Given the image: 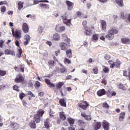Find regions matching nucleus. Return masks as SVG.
I'll list each match as a JSON object with an SVG mask.
<instances>
[{"instance_id": "nucleus-60", "label": "nucleus", "mask_w": 130, "mask_h": 130, "mask_svg": "<svg viewBox=\"0 0 130 130\" xmlns=\"http://www.w3.org/2000/svg\"><path fill=\"white\" fill-rule=\"evenodd\" d=\"M104 58L107 60H109V59L111 58L110 55L106 54L105 55Z\"/></svg>"}, {"instance_id": "nucleus-51", "label": "nucleus", "mask_w": 130, "mask_h": 130, "mask_svg": "<svg viewBox=\"0 0 130 130\" xmlns=\"http://www.w3.org/2000/svg\"><path fill=\"white\" fill-rule=\"evenodd\" d=\"M25 96H26V94H25V93L23 92L19 94V98L21 100H23V99H24V97H25Z\"/></svg>"}, {"instance_id": "nucleus-62", "label": "nucleus", "mask_w": 130, "mask_h": 130, "mask_svg": "<svg viewBox=\"0 0 130 130\" xmlns=\"http://www.w3.org/2000/svg\"><path fill=\"white\" fill-rule=\"evenodd\" d=\"M100 3H102V4H105V3H107L108 0H98Z\"/></svg>"}, {"instance_id": "nucleus-8", "label": "nucleus", "mask_w": 130, "mask_h": 130, "mask_svg": "<svg viewBox=\"0 0 130 130\" xmlns=\"http://www.w3.org/2000/svg\"><path fill=\"white\" fill-rule=\"evenodd\" d=\"M55 31L58 33H61L66 30V26H62L61 24H58L55 27Z\"/></svg>"}, {"instance_id": "nucleus-14", "label": "nucleus", "mask_w": 130, "mask_h": 130, "mask_svg": "<svg viewBox=\"0 0 130 130\" xmlns=\"http://www.w3.org/2000/svg\"><path fill=\"white\" fill-rule=\"evenodd\" d=\"M22 30L24 33H28L29 32V26L26 23H23L22 25Z\"/></svg>"}, {"instance_id": "nucleus-44", "label": "nucleus", "mask_w": 130, "mask_h": 130, "mask_svg": "<svg viewBox=\"0 0 130 130\" xmlns=\"http://www.w3.org/2000/svg\"><path fill=\"white\" fill-rule=\"evenodd\" d=\"M112 90H111V89H109L108 91H107V93H106V94H107V96L108 97H109V98H110V97H111V95H112Z\"/></svg>"}, {"instance_id": "nucleus-43", "label": "nucleus", "mask_w": 130, "mask_h": 130, "mask_svg": "<svg viewBox=\"0 0 130 130\" xmlns=\"http://www.w3.org/2000/svg\"><path fill=\"white\" fill-rule=\"evenodd\" d=\"M118 88H119V89H121L123 90H126V88H125V86H124V85H123V84L121 83L118 85Z\"/></svg>"}, {"instance_id": "nucleus-59", "label": "nucleus", "mask_w": 130, "mask_h": 130, "mask_svg": "<svg viewBox=\"0 0 130 130\" xmlns=\"http://www.w3.org/2000/svg\"><path fill=\"white\" fill-rule=\"evenodd\" d=\"M123 76H124V77H128V75H127V71L123 70Z\"/></svg>"}, {"instance_id": "nucleus-64", "label": "nucleus", "mask_w": 130, "mask_h": 130, "mask_svg": "<svg viewBox=\"0 0 130 130\" xmlns=\"http://www.w3.org/2000/svg\"><path fill=\"white\" fill-rule=\"evenodd\" d=\"M22 104L23 106H27V102H26V100H22Z\"/></svg>"}, {"instance_id": "nucleus-46", "label": "nucleus", "mask_w": 130, "mask_h": 130, "mask_svg": "<svg viewBox=\"0 0 130 130\" xmlns=\"http://www.w3.org/2000/svg\"><path fill=\"white\" fill-rule=\"evenodd\" d=\"M48 63L50 67H52V66H54V63H55V61L52 60H50L48 61Z\"/></svg>"}, {"instance_id": "nucleus-50", "label": "nucleus", "mask_w": 130, "mask_h": 130, "mask_svg": "<svg viewBox=\"0 0 130 130\" xmlns=\"http://www.w3.org/2000/svg\"><path fill=\"white\" fill-rule=\"evenodd\" d=\"M64 63H72V61H71V60H70L69 58H65L64 59Z\"/></svg>"}, {"instance_id": "nucleus-52", "label": "nucleus", "mask_w": 130, "mask_h": 130, "mask_svg": "<svg viewBox=\"0 0 130 130\" xmlns=\"http://www.w3.org/2000/svg\"><path fill=\"white\" fill-rule=\"evenodd\" d=\"M1 11L2 13H5L6 11V7L4 6H2L1 8Z\"/></svg>"}, {"instance_id": "nucleus-40", "label": "nucleus", "mask_w": 130, "mask_h": 130, "mask_svg": "<svg viewBox=\"0 0 130 130\" xmlns=\"http://www.w3.org/2000/svg\"><path fill=\"white\" fill-rule=\"evenodd\" d=\"M17 57L20 58L21 57V55H22V53H23V51H22V48H20L18 50Z\"/></svg>"}, {"instance_id": "nucleus-55", "label": "nucleus", "mask_w": 130, "mask_h": 130, "mask_svg": "<svg viewBox=\"0 0 130 130\" xmlns=\"http://www.w3.org/2000/svg\"><path fill=\"white\" fill-rule=\"evenodd\" d=\"M35 88H39L40 87V82L39 81H37L35 84Z\"/></svg>"}, {"instance_id": "nucleus-21", "label": "nucleus", "mask_w": 130, "mask_h": 130, "mask_svg": "<svg viewBox=\"0 0 130 130\" xmlns=\"http://www.w3.org/2000/svg\"><path fill=\"white\" fill-rule=\"evenodd\" d=\"M106 26H107L106 21H105L104 20H102L101 26H102V31H104L105 32L106 31Z\"/></svg>"}, {"instance_id": "nucleus-25", "label": "nucleus", "mask_w": 130, "mask_h": 130, "mask_svg": "<svg viewBox=\"0 0 130 130\" xmlns=\"http://www.w3.org/2000/svg\"><path fill=\"white\" fill-rule=\"evenodd\" d=\"M124 117H125V112H122L119 114V121H123L124 119Z\"/></svg>"}, {"instance_id": "nucleus-30", "label": "nucleus", "mask_w": 130, "mask_h": 130, "mask_svg": "<svg viewBox=\"0 0 130 130\" xmlns=\"http://www.w3.org/2000/svg\"><path fill=\"white\" fill-rule=\"evenodd\" d=\"M39 5L42 8V9H43L44 10H47L49 9V5H48V4H40Z\"/></svg>"}, {"instance_id": "nucleus-57", "label": "nucleus", "mask_w": 130, "mask_h": 130, "mask_svg": "<svg viewBox=\"0 0 130 130\" xmlns=\"http://www.w3.org/2000/svg\"><path fill=\"white\" fill-rule=\"evenodd\" d=\"M3 5H8V2L5 1H1L0 2V6H3Z\"/></svg>"}, {"instance_id": "nucleus-6", "label": "nucleus", "mask_w": 130, "mask_h": 130, "mask_svg": "<svg viewBox=\"0 0 130 130\" xmlns=\"http://www.w3.org/2000/svg\"><path fill=\"white\" fill-rule=\"evenodd\" d=\"M15 83L17 84H20L21 83H24L25 82V78L21 74H18L16 78L14 80Z\"/></svg>"}, {"instance_id": "nucleus-10", "label": "nucleus", "mask_w": 130, "mask_h": 130, "mask_svg": "<svg viewBox=\"0 0 130 130\" xmlns=\"http://www.w3.org/2000/svg\"><path fill=\"white\" fill-rule=\"evenodd\" d=\"M77 123L78 125L81 127L85 128L87 125H88V123H87V122H85V121L82 119L78 120Z\"/></svg>"}, {"instance_id": "nucleus-18", "label": "nucleus", "mask_w": 130, "mask_h": 130, "mask_svg": "<svg viewBox=\"0 0 130 130\" xmlns=\"http://www.w3.org/2000/svg\"><path fill=\"white\" fill-rule=\"evenodd\" d=\"M59 103L62 107H67V102L64 99H60L59 101Z\"/></svg>"}, {"instance_id": "nucleus-27", "label": "nucleus", "mask_w": 130, "mask_h": 130, "mask_svg": "<svg viewBox=\"0 0 130 130\" xmlns=\"http://www.w3.org/2000/svg\"><path fill=\"white\" fill-rule=\"evenodd\" d=\"M44 114V111L42 109H40L38 111L36 115H38V116H40V117H42Z\"/></svg>"}, {"instance_id": "nucleus-4", "label": "nucleus", "mask_w": 130, "mask_h": 130, "mask_svg": "<svg viewBox=\"0 0 130 130\" xmlns=\"http://www.w3.org/2000/svg\"><path fill=\"white\" fill-rule=\"evenodd\" d=\"M84 34L87 36H91L93 33V30H95L94 26H91L90 27H84Z\"/></svg>"}, {"instance_id": "nucleus-54", "label": "nucleus", "mask_w": 130, "mask_h": 130, "mask_svg": "<svg viewBox=\"0 0 130 130\" xmlns=\"http://www.w3.org/2000/svg\"><path fill=\"white\" fill-rule=\"evenodd\" d=\"M13 90H15V91H16L17 92H19L20 91V89H19V87L17 85H14L13 87Z\"/></svg>"}, {"instance_id": "nucleus-63", "label": "nucleus", "mask_w": 130, "mask_h": 130, "mask_svg": "<svg viewBox=\"0 0 130 130\" xmlns=\"http://www.w3.org/2000/svg\"><path fill=\"white\" fill-rule=\"evenodd\" d=\"M39 3H40V1L39 0H34L33 5H37Z\"/></svg>"}, {"instance_id": "nucleus-58", "label": "nucleus", "mask_w": 130, "mask_h": 130, "mask_svg": "<svg viewBox=\"0 0 130 130\" xmlns=\"http://www.w3.org/2000/svg\"><path fill=\"white\" fill-rule=\"evenodd\" d=\"M4 43H5V41L4 40H0V48H3L4 47Z\"/></svg>"}, {"instance_id": "nucleus-16", "label": "nucleus", "mask_w": 130, "mask_h": 130, "mask_svg": "<svg viewBox=\"0 0 130 130\" xmlns=\"http://www.w3.org/2000/svg\"><path fill=\"white\" fill-rule=\"evenodd\" d=\"M50 121V119L49 118H47L44 122V125L45 127L47 129H48L50 127V122H49Z\"/></svg>"}, {"instance_id": "nucleus-32", "label": "nucleus", "mask_w": 130, "mask_h": 130, "mask_svg": "<svg viewBox=\"0 0 130 130\" xmlns=\"http://www.w3.org/2000/svg\"><path fill=\"white\" fill-rule=\"evenodd\" d=\"M59 115L62 120H66V119H67V116L63 112H60L59 113Z\"/></svg>"}, {"instance_id": "nucleus-36", "label": "nucleus", "mask_w": 130, "mask_h": 130, "mask_svg": "<svg viewBox=\"0 0 130 130\" xmlns=\"http://www.w3.org/2000/svg\"><path fill=\"white\" fill-rule=\"evenodd\" d=\"M64 85V83L62 82H59L58 84L56 85V88L58 90H60V89H61V87Z\"/></svg>"}, {"instance_id": "nucleus-31", "label": "nucleus", "mask_w": 130, "mask_h": 130, "mask_svg": "<svg viewBox=\"0 0 130 130\" xmlns=\"http://www.w3.org/2000/svg\"><path fill=\"white\" fill-rule=\"evenodd\" d=\"M53 38L54 40H56V41H58L60 40V36L57 33H56L53 35Z\"/></svg>"}, {"instance_id": "nucleus-15", "label": "nucleus", "mask_w": 130, "mask_h": 130, "mask_svg": "<svg viewBox=\"0 0 130 130\" xmlns=\"http://www.w3.org/2000/svg\"><path fill=\"white\" fill-rule=\"evenodd\" d=\"M81 116L82 117H84L85 119H86V120L90 121V120H91V119H92V117H91V115H86L85 113H81Z\"/></svg>"}, {"instance_id": "nucleus-24", "label": "nucleus", "mask_w": 130, "mask_h": 130, "mask_svg": "<svg viewBox=\"0 0 130 130\" xmlns=\"http://www.w3.org/2000/svg\"><path fill=\"white\" fill-rule=\"evenodd\" d=\"M85 105H79V107L80 108H82L84 110H86L87 109V107L89 106V104L87 103V101L84 102Z\"/></svg>"}, {"instance_id": "nucleus-35", "label": "nucleus", "mask_w": 130, "mask_h": 130, "mask_svg": "<svg viewBox=\"0 0 130 130\" xmlns=\"http://www.w3.org/2000/svg\"><path fill=\"white\" fill-rule=\"evenodd\" d=\"M68 121L71 126H73V125L75 123V119H73L72 118H68Z\"/></svg>"}, {"instance_id": "nucleus-5", "label": "nucleus", "mask_w": 130, "mask_h": 130, "mask_svg": "<svg viewBox=\"0 0 130 130\" xmlns=\"http://www.w3.org/2000/svg\"><path fill=\"white\" fill-rule=\"evenodd\" d=\"M12 35L15 38H22V30L19 29H16L14 31V29L12 30Z\"/></svg>"}, {"instance_id": "nucleus-39", "label": "nucleus", "mask_w": 130, "mask_h": 130, "mask_svg": "<svg viewBox=\"0 0 130 130\" xmlns=\"http://www.w3.org/2000/svg\"><path fill=\"white\" fill-rule=\"evenodd\" d=\"M108 62H109V64H110V69H113L114 68V67H115V62H114L113 60H109Z\"/></svg>"}, {"instance_id": "nucleus-17", "label": "nucleus", "mask_w": 130, "mask_h": 130, "mask_svg": "<svg viewBox=\"0 0 130 130\" xmlns=\"http://www.w3.org/2000/svg\"><path fill=\"white\" fill-rule=\"evenodd\" d=\"M28 125L30 128L35 129L36 128V123L34 120H31L28 123Z\"/></svg>"}, {"instance_id": "nucleus-9", "label": "nucleus", "mask_w": 130, "mask_h": 130, "mask_svg": "<svg viewBox=\"0 0 130 130\" xmlns=\"http://www.w3.org/2000/svg\"><path fill=\"white\" fill-rule=\"evenodd\" d=\"M14 70L16 72H21L22 73H24V72H25V68L24 67V66L21 64L17 66H15L14 67Z\"/></svg>"}, {"instance_id": "nucleus-26", "label": "nucleus", "mask_w": 130, "mask_h": 130, "mask_svg": "<svg viewBox=\"0 0 130 130\" xmlns=\"http://www.w3.org/2000/svg\"><path fill=\"white\" fill-rule=\"evenodd\" d=\"M33 120H34L36 123H39L40 121H41V117L37 115H35Z\"/></svg>"}, {"instance_id": "nucleus-2", "label": "nucleus", "mask_w": 130, "mask_h": 130, "mask_svg": "<svg viewBox=\"0 0 130 130\" xmlns=\"http://www.w3.org/2000/svg\"><path fill=\"white\" fill-rule=\"evenodd\" d=\"M70 42H71V40L70 39H67V41H65V42H61L59 44V46L61 50H67L68 46H70Z\"/></svg>"}, {"instance_id": "nucleus-48", "label": "nucleus", "mask_w": 130, "mask_h": 130, "mask_svg": "<svg viewBox=\"0 0 130 130\" xmlns=\"http://www.w3.org/2000/svg\"><path fill=\"white\" fill-rule=\"evenodd\" d=\"M120 15V17L122 19H125L127 17V15L124 14L123 12H121Z\"/></svg>"}, {"instance_id": "nucleus-22", "label": "nucleus", "mask_w": 130, "mask_h": 130, "mask_svg": "<svg viewBox=\"0 0 130 130\" xmlns=\"http://www.w3.org/2000/svg\"><path fill=\"white\" fill-rule=\"evenodd\" d=\"M5 54L9 55L10 54L11 55H15V51L12 50L6 49L4 51Z\"/></svg>"}, {"instance_id": "nucleus-12", "label": "nucleus", "mask_w": 130, "mask_h": 130, "mask_svg": "<svg viewBox=\"0 0 130 130\" xmlns=\"http://www.w3.org/2000/svg\"><path fill=\"white\" fill-rule=\"evenodd\" d=\"M109 125L110 123L106 120H104L102 122V126L105 130H109Z\"/></svg>"}, {"instance_id": "nucleus-53", "label": "nucleus", "mask_w": 130, "mask_h": 130, "mask_svg": "<svg viewBox=\"0 0 130 130\" xmlns=\"http://www.w3.org/2000/svg\"><path fill=\"white\" fill-rule=\"evenodd\" d=\"M27 95H30V97H33L34 98L35 97V95H34L31 91H27Z\"/></svg>"}, {"instance_id": "nucleus-38", "label": "nucleus", "mask_w": 130, "mask_h": 130, "mask_svg": "<svg viewBox=\"0 0 130 130\" xmlns=\"http://www.w3.org/2000/svg\"><path fill=\"white\" fill-rule=\"evenodd\" d=\"M60 66L61 67V68L59 69V71L61 74H63V73H66L67 72V68L66 67L62 66V64H60Z\"/></svg>"}, {"instance_id": "nucleus-3", "label": "nucleus", "mask_w": 130, "mask_h": 130, "mask_svg": "<svg viewBox=\"0 0 130 130\" xmlns=\"http://www.w3.org/2000/svg\"><path fill=\"white\" fill-rule=\"evenodd\" d=\"M67 14L68 12H65L64 15H63L61 18L62 20H63V23L70 27L72 25V19H68Z\"/></svg>"}, {"instance_id": "nucleus-23", "label": "nucleus", "mask_w": 130, "mask_h": 130, "mask_svg": "<svg viewBox=\"0 0 130 130\" xmlns=\"http://www.w3.org/2000/svg\"><path fill=\"white\" fill-rule=\"evenodd\" d=\"M105 94H106V91H105V89H100L97 91V95L100 97H101V96H103V95H105Z\"/></svg>"}, {"instance_id": "nucleus-42", "label": "nucleus", "mask_w": 130, "mask_h": 130, "mask_svg": "<svg viewBox=\"0 0 130 130\" xmlns=\"http://www.w3.org/2000/svg\"><path fill=\"white\" fill-rule=\"evenodd\" d=\"M61 36H62V39H63L64 41H68V39H69V38H68V36L66 34H62Z\"/></svg>"}, {"instance_id": "nucleus-56", "label": "nucleus", "mask_w": 130, "mask_h": 130, "mask_svg": "<svg viewBox=\"0 0 130 130\" xmlns=\"http://www.w3.org/2000/svg\"><path fill=\"white\" fill-rule=\"evenodd\" d=\"M92 38L93 40H98V35L97 34H94L92 36Z\"/></svg>"}, {"instance_id": "nucleus-1", "label": "nucleus", "mask_w": 130, "mask_h": 130, "mask_svg": "<svg viewBox=\"0 0 130 130\" xmlns=\"http://www.w3.org/2000/svg\"><path fill=\"white\" fill-rule=\"evenodd\" d=\"M118 30L116 28H112L108 31V34L105 36V38L108 40H113L114 39V34H117Z\"/></svg>"}, {"instance_id": "nucleus-49", "label": "nucleus", "mask_w": 130, "mask_h": 130, "mask_svg": "<svg viewBox=\"0 0 130 130\" xmlns=\"http://www.w3.org/2000/svg\"><path fill=\"white\" fill-rule=\"evenodd\" d=\"M103 108H106V109H108L109 108L110 106L107 103H104L103 104Z\"/></svg>"}, {"instance_id": "nucleus-13", "label": "nucleus", "mask_w": 130, "mask_h": 130, "mask_svg": "<svg viewBox=\"0 0 130 130\" xmlns=\"http://www.w3.org/2000/svg\"><path fill=\"white\" fill-rule=\"evenodd\" d=\"M121 41L123 44H130V38L126 37L122 38Z\"/></svg>"}, {"instance_id": "nucleus-41", "label": "nucleus", "mask_w": 130, "mask_h": 130, "mask_svg": "<svg viewBox=\"0 0 130 130\" xmlns=\"http://www.w3.org/2000/svg\"><path fill=\"white\" fill-rule=\"evenodd\" d=\"M7 75V71L0 69V77H4Z\"/></svg>"}, {"instance_id": "nucleus-19", "label": "nucleus", "mask_w": 130, "mask_h": 130, "mask_svg": "<svg viewBox=\"0 0 130 130\" xmlns=\"http://www.w3.org/2000/svg\"><path fill=\"white\" fill-rule=\"evenodd\" d=\"M45 82L46 84H47V85H49L50 88H51V87L54 88V87H55V85L53 83H51L50 80L48 79H45Z\"/></svg>"}, {"instance_id": "nucleus-11", "label": "nucleus", "mask_w": 130, "mask_h": 130, "mask_svg": "<svg viewBox=\"0 0 130 130\" xmlns=\"http://www.w3.org/2000/svg\"><path fill=\"white\" fill-rule=\"evenodd\" d=\"M24 40H25V41L24 42L23 44L26 46L29 44V42H30V41L31 40V37H30L29 35H26L24 36Z\"/></svg>"}, {"instance_id": "nucleus-28", "label": "nucleus", "mask_w": 130, "mask_h": 130, "mask_svg": "<svg viewBox=\"0 0 130 130\" xmlns=\"http://www.w3.org/2000/svg\"><path fill=\"white\" fill-rule=\"evenodd\" d=\"M101 125H102L101 122H98L95 123V124L94 126V130L100 129V127H101Z\"/></svg>"}, {"instance_id": "nucleus-29", "label": "nucleus", "mask_w": 130, "mask_h": 130, "mask_svg": "<svg viewBox=\"0 0 130 130\" xmlns=\"http://www.w3.org/2000/svg\"><path fill=\"white\" fill-rule=\"evenodd\" d=\"M10 125L11 126H12L14 129H18V128H19V127L20 126L19 124L15 122H11Z\"/></svg>"}, {"instance_id": "nucleus-37", "label": "nucleus", "mask_w": 130, "mask_h": 130, "mask_svg": "<svg viewBox=\"0 0 130 130\" xmlns=\"http://www.w3.org/2000/svg\"><path fill=\"white\" fill-rule=\"evenodd\" d=\"M115 2L119 7H123V0H115Z\"/></svg>"}, {"instance_id": "nucleus-7", "label": "nucleus", "mask_w": 130, "mask_h": 130, "mask_svg": "<svg viewBox=\"0 0 130 130\" xmlns=\"http://www.w3.org/2000/svg\"><path fill=\"white\" fill-rule=\"evenodd\" d=\"M66 5L67 6V9L68 11H73L74 9V6L75 4L69 0H66L65 1Z\"/></svg>"}, {"instance_id": "nucleus-33", "label": "nucleus", "mask_w": 130, "mask_h": 130, "mask_svg": "<svg viewBox=\"0 0 130 130\" xmlns=\"http://www.w3.org/2000/svg\"><path fill=\"white\" fill-rule=\"evenodd\" d=\"M120 64H121V62L119 59H117L115 62V66L117 69H119L120 68Z\"/></svg>"}, {"instance_id": "nucleus-61", "label": "nucleus", "mask_w": 130, "mask_h": 130, "mask_svg": "<svg viewBox=\"0 0 130 130\" xmlns=\"http://www.w3.org/2000/svg\"><path fill=\"white\" fill-rule=\"evenodd\" d=\"M87 20H84V21H83L82 25H83V26H84V28H85V27H88V26H87Z\"/></svg>"}, {"instance_id": "nucleus-45", "label": "nucleus", "mask_w": 130, "mask_h": 130, "mask_svg": "<svg viewBox=\"0 0 130 130\" xmlns=\"http://www.w3.org/2000/svg\"><path fill=\"white\" fill-rule=\"evenodd\" d=\"M92 71L93 72V74L97 75V74H98V67L97 66L93 67Z\"/></svg>"}, {"instance_id": "nucleus-34", "label": "nucleus", "mask_w": 130, "mask_h": 130, "mask_svg": "<svg viewBox=\"0 0 130 130\" xmlns=\"http://www.w3.org/2000/svg\"><path fill=\"white\" fill-rule=\"evenodd\" d=\"M23 5H24V2L20 1L18 3V9L19 10V11H21V10L23 9Z\"/></svg>"}, {"instance_id": "nucleus-20", "label": "nucleus", "mask_w": 130, "mask_h": 130, "mask_svg": "<svg viewBox=\"0 0 130 130\" xmlns=\"http://www.w3.org/2000/svg\"><path fill=\"white\" fill-rule=\"evenodd\" d=\"M66 52L67 57H68V58H72V57H73V52H72V50L71 49L67 50Z\"/></svg>"}, {"instance_id": "nucleus-47", "label": "nucleus", "mask_w": 130, "mask_h": 130, "mask_svg": "<svg viewBox=\"0 0 130 130\" xmlns=\"http://www.w3.org/2000/svg\"><path fill=\"white\" fill-rule=\"evenodd\" d=\"M103 67L104 68L103 70V72L105 73V74L107 73H109V68H108V67H106V66H103Z\"/></svg>"}]
</instances>
